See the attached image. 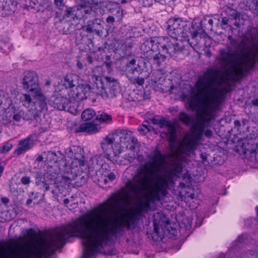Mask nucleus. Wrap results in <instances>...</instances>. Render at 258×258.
<instances>
[{
  "mask_svg": "<svg viewBox=\"0 0 258 258\" xmlns=\"http://www.w3.org/2000/svg\"><path fill=\"white\" fill-rule=\"evenodd\" d=\"M23 5L27 8H31L37 11L41 10V8L47 5L48 0H24Z\"/></svg>",
  "mask_w": 258,
  "mask_h": 258,
  "instance_id": "34",
  "label": "nucleus"
},
{
  "mask_svg": "<svg viewBox=\"0 0 258 258\" xmlns=\"http://www.w3.org/2000/svg\"><path fill=\"white\" fill-rule=\"evenodd\" d=\"M17 3L15 0H1L0 10L4 16L12 14L16 10Z\"/></svg>",
  "mask_w": 258,
  "mask_h": 258,
  "instance_id": "28",
  "label": "nucleus"
},
{
  "mask_svg": "<svg viewBox=\"0 0 258 258\" xmlns=\"http://www.w3.org/2000/svg\"><path fill=\"white\" fill-rule=\"evenodd\" d=\"M96 113L94 110L91 108H88L84 110L81 114V117L83 120L87 121L91 120L94 116L96 117Z\"/></svg>",
  "mask_w": 258,
  "mask_h": 258,
  "instance_id": "46",
  "label": "nucleus"
},
{
  "mask_svg": "<svg viewBox=\"0 0 258 258\" xmlns=\"http://www.w3.org/2000/svg\"><path fill=\"white\" fill-rule=\"evenodd\" d=\"M149 120L153 124L159 125L160 128H163L166 126L170 125V121L160 116H155L152 118H150Z\"/></svg>",
  "mask_w": 258,
  "mask_h": 258,
  "instance_id": "40",
  "label": "nucleus"
},
{
  "mask_svg": "<svg viewBox=\"0 0 258 258\" xmlns=\"http://www.w3.org/2000/svg\"><path fill=\"white\" fill-rule=\"evenodd\" d=\"M118 139L117 136H111V135L104 139L101 143V148L104 156L112 163L117 161L116 159H114L111 156V153L112 152V143L118 142Z\"/></svg>",
  "mask_w": 258,
  "mask_h": 258,
  "instance_id": "23",
  "label": "nucleus"
},
{
  "mask_svg": "<svg viewBox=\"0 0 258 258\" xmlns=\"http://www.w3.org/2000/svg\"><path fill=\"white\" fill-rule=\"evenodd\" d=\"M43 154L45 162H56L57 161V156L54 152L50 151H44Z\"/></svg>",
  "mask_w": 258,
  "mask_h": 258,
  "instance_id": "47",
  "label": "nucleus"
},
{
  "mask_svg": "<svg viewBox=\"0 0 258 258\" xmlns=\"http://www.w3.org/2000/svg\"><path fill=\"white\" fill-rule=\"evenodd\" d=\"M241 147L245 154L249 153L251 157L253 155L255 156L256 151L258 149L257 135L255 134H249L243 140Z\"/></svg>",
  "mask_w": 258,
  "mask_h": 258,
  "instance_id": "22",
  "label": "nucleus"
},
{
  "mask_svg": "<svg viewBox=\"0 0 258 258\" xmlns=\"http://www.w3.org/2000/svg\"><path fill=\"white\" fill-rule=\"evenodd\" d=\"M31 182L30 177L27 176H24L21 178V182L23 185H28Z\"/></svg>",
  "mask_w": 258,
  "mask_h": 258,
  "instance_id": "61",
  "label": "nucleus"
},
{
  "mask_svg": "<svg viewBox=\"0 0 258 258\" xmlns=\"http://www.w3.org/2000/svg\"><path fill=\"white\" fill-rule=\"evenodd\" d=\"M102 80L104 82V86H106L107 89H109L107 93L104 91L102 92L103 98L106 99L116 97L117 94L119 93L120 89L118 80L110 77H106Z\"/></svg>",
  "mask_w": 258,
  "mask_h": 258,
  "instance_id": "20",
  "label": "nucleus"
},
{
  "mask_svg": "<svg viewBox=\"0 0 258 258\" xmlns=\"http://www.w3.org/2000/svg\"><path fill=\"white\" fill-rule=\"evenodd\" d=\"M100 127L98 124H95L94 120L81 124L75 130L76 133L86 132L89 134L97 133Z\"/></svg>",
  "mask_w": 258,
  "mask_h": 258,
  "instance_id": "29",
  "label": "nucleus"
},
{
  "mask_svg": "<svg viewBox=\"0 0 258 258\" xmlns=\"http://www.w3.org/2000/svg\"><path fill=\"white\" fill-rule=\"evenodd\" d=\"M72 96L74 100L81 101L86 99L91 93H93V84H82L77 86L75 90H72Z\"/></svg>",
  "mask_w": 258,
  "mask_h": 258,
  "instance_id": "25",
  "label": "nucleus"
},
{
  "mask_svg": "<svg viewBox=\"0 0 258 258\" xmlns=\"http://www.w3.org/2000/svg\"><path fill=\"white\" fill-rule=\"evenodd\" d=\"M90 162H91L90 165L91 166V171H97L98 169H99V171H98L99 174L102 173L104 174V173H110L111 172V166L107 164L104 163L101 164V163H98L99 160L98 158H92Z\"/></svg>",
  "mask_w": 258,
  "mask_h": 258,
  "instance_id": "30",
  "label": "nucleus"
},
{
  "mask_svg": "<svg viewBox=\"0 0 258 258\" xmlns=\"http://www.w3.org/2000/svg\"><path fill=\"white\" fill-rule=\"evenodd\" d=\"M150 199H147L140 203L139 208L141 212H147L150 209Z\"/></svg>",
  "mask_w": 258,
  "mask_h": 258,
  "instance_id": "50",
  "label": "nucleus"
},
{
  "mask_svg": "<svg viewBox=\"0 0 258 258\" xmlns=\"http://www.w3.org/2000/svg\"><path fill=\"white\" fill-rule=\"evenodd\" d=\"M216 74L217 72L215 69L209 68L202 75L199 76L195 84L196 92L200 93L208 92Z\"/></svg>",
  "mask_w": 258,
  "mask_h": 258,
  "instance_id": "12",
  "label": "nucleus"
},
{
  "mask_svg": "<svg viewBox=\"0 0 258 258\" xmlns=\"http://www.w3.org/2000/svg\"><path fill=\"white\" fill-rule=\"evenodd\" d=\"M77 76L73 74H67L63 78V85L66 88H72L75 86V80Z\"/></svg>",
  "mask_w": 258,
  "mask_h": 258,
  "instance_id": "42",
  "label": "nucleus"
},
{
  "mask_svg": "<svg viewBox=\"0 0 258 258\" xmlns=\"http://www.w3.org/2000/svg\"><path fill=\"white\" fill-rule=\"evenodd\" d=\"M249 120L247 119H242L241 122L238 120H235L234 121V129L236 130L239 134L248 132L249 129Z\"/></svg>",
  "mask_w": 258,
  "mask_h": 258,
  "instance_id": "35",
  "label": "nucleus"
},
{
  "mask_svg": "<svg viewBox=\"0 0 258 258\" xmlns=\"http://www.w3.org/2000/svg\"><path fill=\"white\" fill-rule=\"evenodd\" d=\"M184 46H180L176 40H172L169 36H160L151 37L146 39L141 44V50L144 55V59H152L153 54L158 51L169 54L173 56L175 54L182 52L184 50Z\"/></svg>",
  "mask_w": 258,
  "mask_h": 258,
  "instance_id": "5",
  "label": "nucleus"
},
{
  "mask_svg": "<svg viewBox=\"0 0 258 258\" xmlns=\"http://www.w3.org/2000/svg\"><path fill=\"white\" fill-rule=\"evenodd\" d=\"M182 171V163L181 162H176L174 163V166L171 169L166 170L162 175L158 173L156 176L157 177L161 178L168 184H170L173 182L174 178L175 177H180Z\"/></svg>",
  "mask_w": 258,
  "mask_h": 258,
  "instance_id": "19",
  "label": "nucleus"
},
{
  "mask_svg": "<svg viewBox=\"0 0 258 258\" xmlns=\"http://www.w3.org/2000/svg\"><path fill=\"white\" fill-rule=\"evenodd\" d=\"M187 21L181 18L172 17L167 22V33L172 40L177 42L178 37L182 38V40H185V32L187 26Z\"/></svg>",
  "mask_w": 258,
  "mask_h": 258,
  "instance_id": "11",
  "label": "nucleus"
},
{
  "mask_svg": "<svg viewBox=\"0 0 258 258\" xmlns=\"http://www.w3.org/2000/svg\"><path fill=\"white\" fill-rule=\"evenodd\" d=\"M95 119L102 123L108 124L112 121V117L110 114L101 111L98 112Z\"/></svg>",
  "mask_w": 258,
  "mask_h": 258,
  "instance_id": "39",
  "label": "nucleus"
},
{
  "mask_svg": "<svg viewBox=\"0 0 258 258\" xmlns=\"http://www.w3.org/2000/svg\"><path fill=\"white\" fill-rule=\"evenodd\" d=\"M156 183L157 189L151 193L150 198H148L151 200V202L160 201L161 197L165 196L167 194V189L169 184L160 177H157Z\"/></svg>",
  "mask_w": 258,
  "mask_h": 258,
  "instance_id": "24",
  "label": "nucleus"
},
{
  "mask_svg": "<svg viewBox=\"0 0 258 258\" xmlns=\"http://www.w3.org/2000/svg\"><path fill=\"white\" fill-rule=\"evenodd\" d=\"M145 7H149L153 4L152 0H138Z\"/></svg>",
  "mask_w": 258,
  "mask_h": 258,
  "instance_id": "60",
  "label": "nucleus"
},
{
  "mask_svg": "<svg viewBox=\"0 0 258 258\" xmlns=\"http://www.w3.org/2000/svg\"><path fill=\"white\" fill-rule=\"evenodd\" d=\"M246 255L247 258H258V250H248Z\"/></svg>",
  "mask_w": 258,
  "mask_h": 258,
  "instance_id": "58",
  "label": "nucleus"
},
{
  "mask_svg": "<svg viewBox=\"0 0 258 258\" xmlns=\"http://www.w3.org/2000/svg\"><path fill=\"white\" fill-rule=\"evenodd\" d=\"M91 170V165L74 166L66 167L63 170V178L67 180L74 181L76 186H81L87 183L89 179V172Z\"/></svg>",
  "mask_w": 258,
  "mask_h": 258,
  "instance_id": "9",
  "label": "nucleus"
},
{
  "mask_svg": "<svg viewBox=\"0 0 258 258\" xmlns=\"http://www.w3.org/2000/svg\"><path fill=\"white\" fill-rule=\"evenodd\" d=\"M148 158L149 160L140 167L139 175L136 176L132 180H128L126 183L128 192L131 195L138 196L143 194L147 186V179L161 172V169L163 168L165 158L158 145L148 155Z\"/></svg>",
  "mask_w": 258,
  "mask_h": 258,
  "instance_id": "3",
  "label": "nucleus"
},
{
  "mask_svg": "<svg viewBox=\"0 0 258 258\" xmlns=\"http://www.w3.org/2000/svg\"><path fill=\"white\" fill-rule=\"evenodd\" d=\"M165 127H168V132L165 133L162 132V134H164L165 136H168L169 142H174L177 138V134L174 126L170 121V125L169 126H166Z\"/></svg>",
  "mask_w": 258,
  "mask_h": 258,
  "instance_id": "41",
  "label": "nucleus"
},
{
  "mask_svg": "<svg viewBox=\"0 0 258 258\" xmlns=\"http://www.w3.org/2000/svg\"><path fill=\"white\" fill-rule=\"evenodd\" d=\"M186 29L185 41L188 42L194 50H197L199 49L200 39L208 36L206 26L203 25L201 20H194L191 22L187 21Z\"/></svg>",
  "mask_w": 258,
  "mask_h": 258,
  "instance_id": "8",
  "label": "nucleus"
},
{
  "mask_svg": "<svg viewBox=\"0 0 258 258\" xmlns=\"http://www.w3.org/2000/svg\"><path fill=\"white\" fill-rule=\"evenodd\" d=\"M55 19V26L58 31L62 34L68 35L73 33L76 30V25L71 21L61 19L59 16V13L56 12Z\"/></svg>",
  "mask_w": 258,
  "mask_h": 258,
  "instance_id": "21",
  "label": "nucleus"
},
{
  "mask_svg": "<svg viewBox=\"0 0 258 258\" xmlns=\"http://www.w3.org/2000/svg\"><path fill=\"white\" fill-rule=\"evenodd\" d=\"M150 77V81L152 85L161 84L162 81L164 80L161 73L158 71L152 72Z\"/></svg>",
  "mask_w": 258,
  "mask_h": 258,
  "instance_id": "44",
  "label": "nucleus"
},
{
  "mask_svg": "<svg viewBox=\"0 0 258 258\" xmlns=\"http://www.w3.org/2000/svg\"><path fill=\"white\" fill-rule=\"evenodd\" d=\"M111 15H109L107 18L106 19V22L107 23L106 27L108 28L109 29V31H110V29L113 27L114 25V22H115V20L116 19H119L120 17H118L116 15H114L112 14H111Z\"/></svg>",
  "mask_w": 258,
  "mask_h": 258,
  "instance_id": "52",
  "label": "nucleus"
},
{
  "mask_svg": "<svg viewBox=\"0 0 258 258\" xmlns=\"http://www.w3.org/2000/svg\"><path fill=\"white\" fill-rule=\"evenodd\" d=\"M22 85L24 89L28 90L36 100V108L41 111L47 110L46 98L43 94L39 83L38 76L34 71H26L23 74Z\"/></svg>",
  "mask_w": 258,
  "mask_h": 258,
  "instance_id": "7",
  "label": "nucleus"
},
{
  "mask_svg": "<svg viewBox=\"0 0 258 258\" xmlns=\"http://www.w3.org/2000/svg\"><path fill=\"white\" fill-rule=\"evenodd\" d=\"M121 51L123 54L121 57H134L133 55L132 50H130L127 48H125V46L123 44L121 46Z\"/></svg>",
  "mask_w": 258,
  "mask_h": 258,
  "instance_id": "56",
  "label": "nucleus"
},
{
  "mask_svg": "<svg viewBox=\"0 0 258 258\" xmlns=\"http://www.w3.org/2000/svg\"><path fill=\"white\" fill-rule=\"evenodd\" d=\"M96 10H98L100 14L103 15L110 14L121 17L123 13L122 10L118 5L113 1H109L98 4V5H93Z\"/></svg>",
  "mask_w": 258,
  "mask_h": 258,
  "instance_id": "16",
  "label": "nucleus"
},
{
  "mask_svg": "<svg viewBox=\"0 0 258 258\" xmlns=\"http://www.w3.org/2000/svg\"><path fill=\"white\" fill-rule=\"evenodd\" d=\"M194 88H192L191 95L189 96H188L187 95H184V97L186 98L187 99L189 105L191 107L194 106L197 102V100L196 99V93L194 92Z\"/></svg>",
  "mask_w": 258,
  "mask_h": 258,
  "instance_id": "53",
  "label": "nucleus"
},
{
  "mask_svg": "<svg viewBox=\"0 0 258 258\" xmlns=\"http://www.w3.org/2000/svg\"><path fill=\"white\" fill-rule=\"evenodd\" d=\"M138 131L141 135H146L149 132V130L146 129L142 125L138 127Z\"/></svg>",
  "mask_w": 258,
  "mask_h": 258,
  "instance_id": "63",
  "label": "nucleus"
},
{
  "mask_svg": "<svg viewBox=\"0 0 258 258\" xmlns=\"http://www.w3.org/2000/svg\"><path fill=\"white\" fill-rule=\"evenodd\" d=\"M207 120L204 119L202 122L198 124H194L191 130V137L192 140L190 141L185 145V148L188 152L194 150L198 145V142L201 141L203 138L204 132V127Z\"/></svg>",
  "mask_w": 258,
  "mask_h": 258,
  "instance_id": "13",
  "label": "nucleus"
},
{
  "mask_svg": "<svg viewBox=\"0 0 258 258\" xmlns=\"http://www.w3.org/2000/svg\"><path fill=\"white\" fill-rule=\"evenodd\" d=\"M13 119L17 122L21 121L22 119L24 120V111H15L14 112Z\"/></svg>",
  "mask_w": 258,
  "mask_h": 258,
  "instance_id": "54",
  "label": "nucleus"
},
{
  "mask_svg": "<svg viewBox=\"0 0 258 258\" xmlns=\"http://www.w3.org/2000/svg\"><path fill=\"white\" fill-rule=\"evenodd\" d=\"M13 147V145L9 142L5 143L0 147V153H5L9 152Z\"/></svg>",
  "mask_w": 258,
  "mask_h": 258,
  "instance_id": "55",
  "label": "nucleus"
},
{
  "mask_svg": "<svg viewBox=\"0 0 258 258\" xmlns=\"http://www.w3.org/2000/svg\"><path fill=\"white\" fill-rule=\"evenodd\" d=\"M35 109L27 110L26 111H24V120H37V118L40 112L43 111L44 110L40 111L36 108V101L34 102Z\"/></svg>",
  "mask_w": 258,
  "mask_h": 258,
  "instance_id": "37",
  "label": "nucleus"
},
{
  "mask_svg": "<svg viewBox=\"0 0 258 258\" xmlns=\"http://www.w3.org/2000/svg\"><path fill=\"white\" fill-rule=\"evenodd\" d=\"M96 175L94 177V182L102 188L107 187V184L108 183V180L106 179L104 175L102 173L99 174L98 172H96Z\"/></svg>",
  "mask_w": 258,
  "mask_h": 258,
  "instance_id": "43",
  "label": "nucleus"
},
{
  "mask_svg": "<svg viewBox=\"0 0 258 258\" xmlns=\"http://www.w3.org/2000/svg\"><path fill=\"white\" fill-rule=\"evenodd\" d=\"M120 70L126 75L130 82L134 85L142 86L145 82V77L149 76L147 70L150 63L145 59L137 61L135 57H121L120 60Z\"/></svg>",
  "mask_w": 258,
  "mask_h": 258,
  "instance_id": "6",
  "label": "nucleus"
},
{
  "mask_svg": "<svg viewBox=\"0 0 258 258\" xmlns=\"http://www.w3.org/2000/svg\"><path fill=\"white\" fill-rule=\"evenodd\" d=\"M178 120L183 123L189 125L193 122L192 117L185 112H181L178 116Z\"/></svg>",
  "mask_w": 258,
  "mask_h": 258,
  "instance_id": "45",
  "label": "nucleus"
},
{
  "mask_svg": "<svg viewBox=\"0 0 258 258\" xmlns=\"http://www.w3.org/2000/svg\"><path fill=\"white\" fill-rule=\"evenodd\" d=\"M19 100L21 102L23 105L26 107H29V105L34 103L32 102V98L29 94H22L20 95Z\"/></svg>",
  "mask_w": 258,
  "mask_h": 258,
  "instance_id": "49",
  "label": "nucleus"
},
{
  "mask_svg": "<svg viewBox=\"0 0 258 258\" xmlns=\"http://www.w3.org/2000/svg\"><path fill=\"white\" fill-rule=\"evenodd\" d=\"M104 175L106 179L108 180V183L112 182L116 178L115 174L112 172L108 174L106 172L104 173Z\"/></svg>",
  "mask_w": 258,
  "mask_h": 258,
  "instance_id": "59",
  "label": "nucleus"
},
{
  "mask_svg": "<svg viewBox=\"0 0 258 258\" xmlns=\"http://www.w3.org/2000/svg\"><path fill=\"white\" fill-rule=\"evenodd\" d=\"M66 153L68 157L73 160L71 165L66 167H74V166H85L84 151L83 148L79 146H73L68 150H66Z\"/></svg>",
  "mask_w": 258,
  "mask_h": 258,
  "instance_id": "17",
  "label": "nucleus"
},
{
  "mask_svg": "<svg viewBox=\"0 0 258 258\" xmlns=\"http://www.w3.org/2000/svg\"><path fill=\"white\" fill-rule=\"evenodd\" d=\"M142 125L146 129L149 130V132L151 131H154V128L150 124L149 122L148 121H144Z\"/></svg>",
  "mask_w": 258,
  "mask_h": 258,
  "instance_id": "62",
  "label": "nucleus"
},
{
  "mask_svg": "<svg viewBox=\"0 0 258 258\" xmlns=\"http://www.w3.org/2000/svg\"><path fill=\"white\" fill-rule=\"evenodd\" d=\"M54 5L59 10H62L64 7L66 5V2L64 0H53Z\"/></svg>",
  "mask_w": 258,
  "mask_h": 258,
  "instance_id": "57",
  "label": "nucleus"
},
{
  "mask_svg": "<svg viewBox=\"0 0 258 258\" xmlns=\"http://www.w3.org/2000/svg\"><path fill=\"white\" fill-rule=\"evenodd\" d=\"M202 23L206 26L207 30H212L213 28V20L209 16L204 17L202 20Z\"/></svg>",
  "mask_w": 258,
  "mask_h": 258,
  "instance_id": "51",
  "label": "nucleus"
},
{
  "mask_svg": "<svg viewBox=\"0 0 258 258\" xmlns=\"http://www.w3.org/2000/svg\"><path fill=\"white\" fill-rule=\"evenodd\" d=\"M124 134L122 132L115 133L111 134V136H117L119 139L118 142L116 143H112V152L113 154V157L114 159H116L119 157V155L121 153L122 150V144L124 143Z\"/></svg>",
  "mask_w": 258,
  "mask_h": 258,
  "instance_id": "31",
  "label": "nucleus"
},
{
  "mask_svg": "<svg viewBox=\"0 0 258 258\" xmlns=\"http://www.w3.org/2000/svg\"><path fill=\"white\" fill-rule=\"evenodd\" d=\"M59 16L61 19H66L70 21L81 20L82 18L88 17L92 14L93 7L84 4L75 5L73 7L66 6Z\"/></svg>",
  "mask_w": 258,
  "mask_h": 258,
  "instance_id": "10",
  "label": "nucleus"
},
{
  "mask_svg": "<svg viewBox=\"0 0 258 258\" xmlns=\"http://www.w3.org/2000/svg\"><path fill=\"white\" fill-rule=\"evenodd\" d=\"M108 89H107L106 86H104V82L102 79L96 78L95 82L93 84V94L96 95H100L103 98L102 92L103 91L108 93Z\"/></svg>",
  "mask_w": 258,
  "mask_h": 258,
  "instance_id": "32",
  "label": "nucleus"
},
{
  "mask_svg": "<svg viewBox=\"0 0 258 258\" xmlns=\"http://www.w3.org/2000/svg\"><path fill=\"white\" fill-rule=\"evenodd\" d=\"M230 19H234L236 20L237 19L240 18V14L237 11H234L231 14H230Z\"/></svg>",
  "mask_w": 258,
  "mask_h": 258,
  "instance_id": "64",
  "label": "nucleus"
},
{
  "mask_svg": "<svg viewBox=\"0 0 258 258\" xmlns=\"http://www.w3.org/2000/svg\"><path fill=\"white\" fill-rule=\"evenodd\" d=\"M69 98L61 96L59 93L51 95L49 99V103L52 106L59 110H63L68 101Z\"/></svg>",
  "mask_w": 258,
  "mask_h": 258,
  "instance_id": "27",
  "label": "nucleus"
},
{
  "mask_svg": "<svg viewBox=\"0 0 258 258\" xmlns=\"http://www.w3.org/2000/svg\"><path fill=\"white\" fill-rule=\"evenodd\" d=\"M55 180H56V178ZM50 189H51V192L53 195V197L55 199H57L59 195H61L62 197L65 196L64 192L66 191V188L62 184H57L56 181L53 183L52 186H50Z\"/></svg>",
  "mask_w": 258,
  "mask_h": 258,
  "instance_id": "36",
  "label": "nucleus"
},
{
  "mask_svg": "<svg viewBox=\"0 0 258 258\" xmlns=\"http://www.w3.org/2000/svg\"><path fill=\"white\" fill-rule=\"evenodd\" d=\"M122 133L124 135L123 136V145L125 146L126 148L133 152H136L137 149H139L140 146L137 139L132 136V132L131 131L125 130Z\"/></svg>",
  "mask_w": 258,
  "mask_h": 258,
  "instance_id": "26",
  "label": "nucleus"
},
{
  "mask_svg": "<svg viewBox=\"0 0 258 258\" xmlns=\"http://www.w3.org/2000/svg\"><path fill=\"white\" fill-rule=\"evenodd\" d=\"M104 22L99 18H95L88 22L86 26V31L90 33H95L99 37H106L109 35V29L104 28Z\"/></svg>",
  "mask_w": 258,
  "mask_h": 258,
  "instance_id": "15",
  "label": "nucleus"
},
{
  "mask_svg": "<svg viewBox=\"0 0 258 258\" xmlns=\"http://www.w3.org/2000/svg\"><path fill=\"white\" fill-rule=\"evenodd\" d=\"M211 114L208 112H204L202 114L199 115L197 117V122L195 124H198L202 122V120L204 119H206L207 120V123H206V125L204 127V135H205L208 138H211L213 135V132L212 130L210 129L206 130V128L210 125V119H211Z\"/></svg>",
  "mask_w": 258,
  "mask_h": 258,
  "instance_id": "33",
  "label": "nucleus"
},
{
  "mask_svg": "<svg viewBox=\"0 0 258 258\" xmlns=\"http://www.w3.org/2000/svg\"><path fill=\"white\" fill-rule=\"evenodd\" d=\"M78 101L76 100L69 98L68 101L65 105V108L63 110L67 111L73 114L78 113Z\"/></svg>",
  "mask_w": 258,
  "mask_h": 258,
  "instance_id": "38",
  "label": "nucleus"
},
{
  "mask_svg": "<svg viewBox=\"0 0 258 258\" xmlns=\"http://www.w3.org/2000/svg\"><path fill=\"white\" fill-rule=\"evenodd\" d=\"M165 59L166 56L163 54H161L160 52L156 54L154 53L153 56L152 57L153 63L156 64L157 67H160L161 63L164 61Z\"/></svg>",
  "mask_w": 258,
  "mask_h": 258,
  "instance_id": "48",
  "label": "nucleus"
},
{
  "mask_svg": "<svg viewBox=\"0 0 258 258\" xmlns=\"http://www.w3.org/2000/svg\"><path fill=\"white\" fill-rule=\"evenodd\" d=\"M39 136V134L35 132L29 135L25 139L19 141L18 148L13 152V156L18 157L32 149L38 140Z\"/></svg>",
  "mask_w": 258,
  "mask_h": 258,
  "instance_id": "14",
  "label": "nucleus"
},
{
  "mask_svg": "<svg viewBox=\"0 0 258 258\" xmlns=\"http://www.w3.org/2000/svg\"><path fill=\"white\" fill-rule=\"evenodd\" d=\"M87 215H82L59 228L48 238L30 242L37 235L33 228L24 229L14 240V247L0 258H48L61 248L70 238H81L87 230Z\"/></svg>",
  "mask_w": 258,
  "mask_h": 258,
  "instance_id": "2",
  "label": "nucleus"
},
{
  "mask_svg": "<svg viewBox=\"0 0 258 258\" xmlns=\"http://www.w3.org/2000/svg\"><path fill=\"white\" fill-rule=\"evenodd\" d=\"M34 178L35 184L40 186V188H42L45 193L50 189V186L53 185V183L55 181V177L48 172L43 174L37 171L34 172Z\"/></svg>",
  "mask_w": 258,
  "mask_h": 258,
  "instance_id": "18",
  "label": "nucleus"
},
{
  "mask_svg": "<svg viewBox=\"0 0 258 258\" xmlns=\"http://www.w3.org/2000/svg\"><path fill=\"white\" fill-rule=\"evenodd\" d=\"M122 197L118 194H111L108 203H103L98 208V218L92 212H87V230H84L83 235L81 236L83 246V258H94L99 253L104 255H113L116 254L114 248L105 247L112 241V237L123 236L124 227L127 229H135L140 219V214L136 213L128 217L123 225L119 224L116 221L115 211L118 209L122 204Z\"/></svg>",
  "mask_w": 258,
  "mask_h": 258,
  "instance_id": "1",
  "label": "nucleus"
},
{
  "mask_svg": "<svg viewBox=\"0 0 258 258\" xmlns=\"http://www.w3.org/2000/svg\"><path fill=\"white\" fill-rule=\"evenodd\" d=\"M242 54L232 51L230 46L219 49V54L216 60L222 68L230 69L236 64L238 67L237 75L242 79L254 70L258 61L257 52L252 56L248 52L241 51Z\"/></svg>",
  "mask_w": 258,
  "mask_h": 258,
  "instance_id": "4",
  "label": "nucleus"
}]
</instances>
